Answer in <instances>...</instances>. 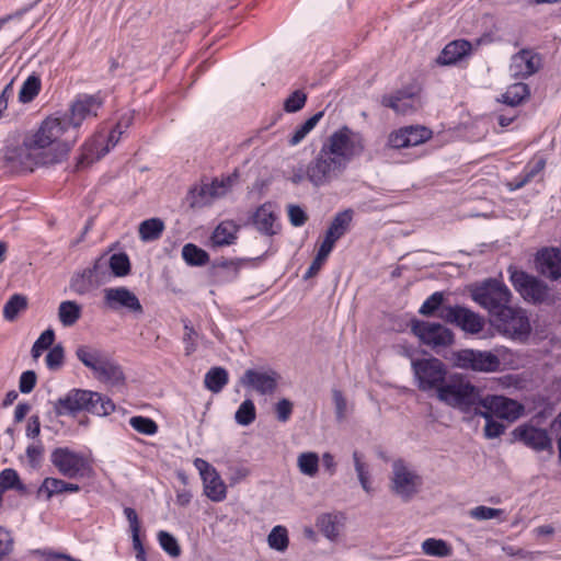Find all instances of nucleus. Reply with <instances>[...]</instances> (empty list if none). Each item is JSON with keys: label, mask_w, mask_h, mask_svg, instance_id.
Here are the masks:
<instances>
[{"label": "nucleus", "mask_w": 561, "mask_h": 561, "mask_svg": "<svg viewBox=\"0 0 561 561\" xmlns=\"http://www.w3.org/2000/svg\"><path fill=\"white\" fill-rule=\"evenodd\" d=\"M507 272L514 289L525 301L539 305L550 300V288L543 280L513 265Z\"/></svg>", "instance_id": "nucleus-7"}, {"label": "nucleus", "mask_w": 561, "mask_h": 561, "mask_svg": "<svg viewBox=\"0 0 561 561\" xmlns=\"http://www.w3.org/2000/svg\"><path fill=\"white\" fill-rule=\"evenodd\" d=\"M422 552L428 557L448 558L453 556V547L449 542L439 538H427L421 543Z\"/></svg>", "instance_id": "nucleus-33"}, {"label": "nucleus", "mask_w": 561, "mask_h": 561, "mask_svg": "<svg viewBox=\"0 0 561 561\" xmlns=\"http://www.w3.org/2000/svg\"><path fill=\"white\" fill-rule=\"evenodd\" d=\"M82 316V307L77 301L65 300L59 304L58 319L62 327L70 328L75 325Z\"/></svg>", "instance_id": "nucleus-30"}, {"label": "nucleus", "mask_w": 561, "mask_h": 561, "mask_svg": "<svg viewBox=\"0 0 561 561\" xmlns=\"http://www.w3.org/2000/svg\"><path fill=\"white\" fill-rule=\"evenodd\" d=\"M477 414L484 417L486 421L484 426V435L486 438H496L504 433L505 426L502 423L494 421L489 412L480 411Z\"/></svg>", "instance_id": "nucleus-59"}, {"label": "nucleus", "mask_w": 561, "mask_h": 561, "mask_svg": "<svg viewBox=\"0 0 561 561\" xmlns=\"http://www.w3.org/2000/svg\"><path fill=\"white\" fill-rule=\"evenodd\" d=\"M124 515L129 524V531L131 535L133 548L136 552L137 561H147L145 547L140 539V520L137 512L133 507H125Z\"/></svg>", "instance_id": "nucleus-28"}, {"label": "nucleus", "mask_w": 561, "mask_h": 561, "mask_svg": "<svg viewBox=\"0 0 561 561\" xmlns=\"http://www.w3.org/2000/svg\"><path fill=\"white\" fill-rule=\"evenodd\" d=\"M268 547L273 550L284 552L289 545L287 528L280 525L275 526L267 536Z\"/></svg>", "instance_id": "nucleus-44"}, {"label": "nucleus", "mask_w": 561, "mask_h": 561, "mask_svg": "<svg viewBox=\"0 0 561 561\" xmlns=\"http://www.w3.org/2000/svg\"><path fill=\"white\" fill-rule=\"evenodd\" d=\"M229 382V374L222 367L210 368L204 377V386L207 390L219 393Z\"/></svg>", "instance_id": "nucleus-34"}, {"label": "nucleus", "mask_w": 561, "mask_h": 561, "mask_svg": "<svg viewBox=\"0 0 561 561\" xmlns=\"http://www.w3.org/2000/svg\"><path fill=\"white\" fill-rule=\"evenodd\" d=\"M546 162L543 159H539L536 162L525 167L523 172L516 176L511 184V190H519L528 184L535 176H537L543 169Z\"/></svg>", "instance_id": "nucleus-40"}, {"label": "nucleus", "mask_w": 561, "mask_h": 561, "mask_svg": "<svg viewBox=\"0 0 561 561\" xmlns=\"http://www.w3.org/2000/svg\"><path fill=\"white\" fill-rule=\"evenodd\" d=\"M26 297L15 294L4 304L3 317L8 321H13L21 311L26 309Z\"/></svg>", "instance_id": "nucleus-48"}, {"label": "nucleus", "mask_w": 561, "mask_h": 561, "mask_svg": "<svg viewBox=\"0 0 561 561\" xmlns=\"http://www.w3.org/2000/svg\"><path fill=\"white\" fill-rule=\"evenodd\" d=\"M27 136L16 146H7L4 150V165L12 172H32L35 168L48 165L34 145L30 144Z\"/></svg>", "instance_id": "nucleus-8"}, {"label": "nucleus", "mask_w": 561, "mask_h": 561, "mask_svg": "<svg viewBox=\"0 0 561 561\" xmlns=\"http://www.w3.org/2000/svg\"><path fill=\"white\" fill-rule=\"evenodd\" d=\"M319 530L328 538L335 539L339 535L335 517L331 514H322L317 518L316 523Z\"/></svg>", "instance_id": "nucleus-53"}, {"label": "nucleus", "mask_w": 561, "mask_h": 561, "mask_svg": "<svg viewBox=\"0 0 561 561\" xmlns=\"http://www.w3.org/2000/svg\"><path fill=\"white\" fill-rule=\"evenodd\" d=\"M381 104L401 115L416 112L421 107V98L412 90H399L391 95H385Z\"/></svg>", "instance_id": "nucleus-24"}, {"label": "nucleus", "mask_w": 561, "mask_h": 561, "mask_svg": "<svg viewBox=\"0 0 561 561\" xmlns=\"http://www.w3.org/2000/svg\"><path fill=\"white\" fill-rule=\"evenodd\" d=\"M438 318L469 334H478L484 328V319L479 313L460 305L443 307Z\"/></svg>", "instance_id": "nucleus-15"}, {"label": "nucleus", "mask_w": 561, "mask_h": 561, "mask_svg": "<svg viewBox=\"0 0 561 561\" xmlns=\"http://www.w3.org/2000/svg\"><path fill=\"white\" fill-rule=\"evenodd\" d=\"M76 356L87 368L91 369L93 374L106 358V355H104L102 351L88 345H80L76 350Z\"/></svg>", "instance_id": "nucleus-31"}, {"label": "nucleus", "mask_w": 561, "mask_h": 561, "mask_svg": "<svg viewBox=\"0 0 561 561\" xmlns=\"http://www.w3.org/2000/svg\"><path fill=\"white\" fill-rule=\"evenodd\" d=\"M44 453V446L41 440L33 443L27 446L26 448V457L28 460V463L35 468L37 467L43 458Z\"/></svg>", "instance_id": "nucleus-64"}, {"label": "nucleus", "mask_w": 561, "mask_h": 561, "mask_svg": "<svg viewBox=\"0 0 561 561\" xmlns=\"http://www.w3.org/2000/svg\"><path fill=\"white\" fill-rule=\"evenodd\" d=\"M239 226L233 220H224L214 229L209 243L211 248L233 244L238 239Z\"/></svg>", "instance_id": "nucleus-26"}, {"label": "nucleus", "mask_w": 561, "mask_h": 561, "mask_svg": "<svg viewBox=\"0 0 561 561\" xmlns=\"http://www.w3.org/2000/svg\"><path fill=\"white\" fill-rule=\"evenodd\" d=\"M98 283L92 277V272L83 270L82 273L72 277L70 288L79 294L84 295L90 291Z\"/></svg>", "instance_id": "nucleus-46"}, {"label": "nucleus", "mask_w": 561, "mask_h": 561, "mask_svg": "<svg viewBox=\"0 0 561 561\" xmlns=\"http://www.w3.org/2000/svg\"><path fill=\"white\" fill-rule=\"evenodd\" d=\"M530 96V89L527 83L517 82L507 87L502 94V102L510 106H517Z\"/></svg>", "instance_id": "nucleus-37"}, {"label": "nucleus", "mask_w": 561, "mask_h": 561, "mask_svg": "<svg viewBox=\"0 0 561 561\" xmlns=\"http://www.w3.org/2000/svg\"><path fill=\"white\" fill-rule=\"evenodd\" d=\"M8 490H16L24 494L26 486L21 482L18 472L14 469L7 468L0 472V495Z\"/></svg>", "instance_id": "nucleus-39"}, {"label": "nucleus", "mask_w": 561, "mask_h": 561, "mask_svg": "<svg viewBox=\"0 0 561 561\" xmlns=\"http://www.w3.org/2000/svg\"><path fill=\"white\" fill-rule=\"evenodd\" d=\"M322 147L344 165H347L353 158L363 153L365 140L360 133L342 126L329 136Z\"/></svg>", "instance_id": "nucleus-4"}, {"label": "nucleus", "mask_w": 561, "mask_h": 561, "mask_svg": "<svg viewBox=\"0 0 561 561\" xmlns=\"http://www.w3.org/2000/svg\"><path fill=\"white\" fill-rule=\"evenodd\" d=\"M50 462L58 472L68 479L88 478L92 473L89 459L69 447H57L50 453Z\"/></svg>", "instance_id": "nucleus-11"}, {"label": "nucleus", "mask_w": 561, "mask_h": 561, "mask_svg": "<svg viewBox=\"0 0 561 561\" xmlns=\"http://www.w3.org/2000/svg\"><path fill=\"white\" fill-rule=\"evenodd\" d=\"M55 341V332L53 329L45 330L34 342L31 353L34 359H37L42 353L51 347Z\"/></svg>", "instance_id": "nucleus-54"}, {"label": "nucleus", "mask_w": 561, "mask_h": 561, "mask_svg": "<svg viewBox=\"0 0 561 561\" xmlns=\"http://www.w3.org/2000/svg\"><path fill=\"white\" fill-rule=\"evenodd\" d=\"M352 456L359 484L369 494L373 492L369 465L365 461L364 455L360 451L354 450Z\"/></svg>", "instance_id": "nucleus-35"}, {"label": "nucleus", "mask_w": 561, "mask_h": 561, "mask_svg": "<svg viewBox=\"0 0 561 561\" xmlns=\"http://www.w3.org/2000/svg\"><path fill=\"white\" fill-rule=\"evenodd\" d=\"M26 136L48 164L65 160L78 140V135L71 133L61 115L46 117L33 134Z\"/></svg>", "instance_id": "nucleus-1"}, {"label": "nucleus", "mask_w": 561, "mask_h": 561, "mask_svg": "<svg viewBox=\"0 0 561 561\" xmlns=\"http://www.w3.org/2000/svg\"><path fill=\"white\" fill-rule=\"evenodd\" d=\"M94 376L100 381L110 383L112 386L123 385L125 381V375L121 365L111 359L108 356H106V358L96 369Z\"/></svg>", "instance_id": "nucleus-29"}, {"label": "nucleus", "mask_w": 561, "mask_h": 561, "mask_svg": "<svg viewBox=\"0 0 561 561\" xmlns=\"http://www.w3.org/2000/svg\"><path fill=\"white\" fill-rule=\"evenodd\" d=\"M41 89L39 77L36 75L28 76L19 91V101L24 104L32 102L38 95Z\"/></svg>", "instance_id": "nucleus-41"}, {"label": "nucleus", "mask_w": 561, "mask_h": 561, "mask_svg": "<svg viewBox=\"0 0 561 561\" xmlns=\"http://www.w3.org/2000/svg\"><path fill=\"white\" fill-rule=\"evenodd\" d=\"M345 168L346 165L343 162L335 159L333 154L321 147L316 159L306 169L307 179L314 186H322L337 178Z\"/></svg>", "instance_id": "nucleus-13"}, {"label": "nucleus", "mask_w": 561, "mask_h": 561, "mask_svg": "<svg viewBox=\"0 0 561 561\" xmlns=\"http://www.w3.org/2000/svg\"><path fill=\"white\" fill-rule=\"evenodd\" d=\"M182 257L191 266H203L209 262L208 253L194 243H186L182 248Z\"/></svg>", "instance_id": "nucleus-38"}, {"label": "nucleus", "mask_w": 561, "mask_h": 561, "mask_svg": "<svg viewBox=\"0 0 561 561\" xmlns=\"http://www.w3.org/2000/svg\"><path fill=\"white\" fill-rule=\"evenodd\" d=\"M434 394L446 405L467 411L477 405L480 390L461 376L451 375L446 377Z\"/></svg>", "instance_id": "nucleus-3"}, {"label": "nucleus", "mask_w": 561, "mask_h": 561, "mask_svg": "<svg viewBox=\"0 0 561 561\" xmlns=\"http://www.w3.org/2000/svg\"><path fill=\"white\" fill-rule=\"evenodd\" d=\"M194 466L203 480L205 495L214 502L224 501L227 494L226 484L216 469L202 458H196Z\"/></svg>", "instance_id": "nucleus-19"}, {"label": "nucleus", "mask_w": 561, "mask_h": 561, "mask_svg": "<svg viewBox=\"0 0 561 561\" xmlns=\"http://www.w3.org/2000/svg\"><path fill=\"white\" fill-rule=\"evenodd\" d=\"M209 188L205 184L194 186L188 191L187 202L191 208H203L209 206L214 201L209 195Z\"/></svg>", "instance_id": "nucleus-42"}, {"label": "nucleus", "mask_w": 561, "mask_h": 561, "mask_svg": "<svg viewBox=\"0 0 561 561\" xmlns=\"http://www.w3.org/2000/svg\"><path fill=\"white\" fill-rule=\"evenodd\" d=\"M404 128L411 147L419 146L432 137V130L424 126H407Z\"/></svg>", "instance_id": "nucleus-57"}, {"label": "nucleus", "mask_w": 561, "mask_h": 561, "mask_svg": "<svg viewBox=\"0 0 561 561\" xmlns=\"http://www.w3.org/2000/svg\"><path fill=\"white\" fill-rule=\"evenodd\" d=\"M104 302L113 310L125 308L135 314H141L144 312L138 297L126 287L105 288Z\"/></svg>", "instance_id": "nucleus-23"}, {"label": "nucleus", "mask_w": 561, "mask_h": 561, "mask_svg": "<svg viewBox=\"0 0 561 561\" xmlns=\"http://www.w3.org/2000/svg\"><path fill=\"white\" fill-rule=\"evenodd\" d=\"M65 362V350L61 344L54 345L45 357L46 366L49 370H58Z\"/></svg>", "instance_id": "nucleus-58"}, {"label": "nucleus", "mask_w": 561, "mask_h": 561, "mask_svg": "<svg viewBox=\"0 0 561 561\" xmlns=\"http://www.w3.org/2000/svg\"><path fill=\"white\" fill-rule=\"evenodd\" d=\"M14 549V539L10 531L0 527V561H4Z\"/></svg>", "instance_id": "nucleus-61"}, {"label": "nucleus", "mask_w": 561, "mask_h": 561, "mask_svg": "<svg viewBox=\"0 0 561 561\" xmlns=\"http://www.w3.org/2000/svg\"><path fill=\"white\" fill-rule=\"evenodd\" d=\"M411 367L417 388L426 393H435L448 376L446 365L436 357L413 359Z\"/></svg>", "instance_id": "nucleus-10"}, {"label": "nucleus", "mask_w": 561, "mask_h": 561, "mask_svg": "<svg viewBox=\"0 0 561 561\" xmlns=\"http://www.w3.org/2000/svg\"><path fill=\"white\" fill-rule=\"evenodd\" d=\"M542 65L541 56L533 49H520L513 55L510 71L516 79H526L539 71Z\"/></svg>", "instance_id": "nucleus-22"}, {"label": "nucleus", "mask_w": 561, "mask_h": 561, "mask_svg": "<svg viewBox=\"0 0 561 561\" xmlns=\"http://www.w3.org/2000/svg\"><path fill=\"white\" fill-rule=\"evenodd\" d=\"M129 424L138 433L149 436L157 434L159 428L152 419L140 415L130 417Z\"/></svg>", "instance_id": "nucleus-55"}, {"label": "nucleus", "mask_w": 561, "mask_h": 561, "mask_svg": "<svg viewBox=\"0 0 561 561\" xmlns=\"http://www.w3.org/2000/svg\"><path fill=\"white\" fill-rule=\"evenodd\" d=\"M411 330L423 345L428 346L436 353L451 346L455 342L454 332L438 322L414 320Z\"/></svg>", "instance_id": "nucleus-12"}, {"label": "nucleus", "mask_w": 561, "mask_h": 561, "mask_svg": "<svg viewBox=\"0 0 561 561\" xmlns=\"http://www.w3.org/2000/svg\"><path fill=\"white\" fill-rule=\"evenodd\" d=\"M233 176H226L221 179H214L210 183H206L205 185L209 188V195L213 201L225 196L234 183Z\"/></svg>", "instance_id": "nucleus-51"}, {"label": "nucleus", "mask_w": 561, "mask_h": 561, "mask_svg": "<svg viewBox=\"0 0 561 561\" xmlns=\"http://www.w3.org/2000/svg\"><path fill=\"white\" fill-rule=\"evenodd\" d=\"M352 219L353 210L351 209L337 213L331 221L325 234L337 241L348 231Z\"/></svg>", "instance_id": "nucleus-32"}, {"label": "nucleus", "mask_w": 561, "mask_h": 561, "mask_svg": "<svg viewBox=\"0 0 561 561\" xmlns=\"http://www.w3.org/2000/svg\"><path fill=\"white\" fill-rule=\"evenodd\" d=\"M323 112H318L314 115H312L310 118H308L305 123L297 126L294 130L291 137L289 138L288 142L290 146H296L300 144L305 137L316 127V125L320 122V119L323 117Z\"/></svg>", "instance_id": "nucleus-43"}, {"label": "nucleus", "mask_w": 561, "mask_h": 561, "mask_svg": "<svg viewBox=\"0 0 561 561\" xmlns=\"http://www.w3.org/2000/svg\"><path fill=\"white\" fill-rule=\"evenodd\" d=\"M471 296L479 306L488 310L492 318L510 305L512 293L502 280L488 278L474 287Z\"/></svg>", "instance_id": "nucleus-6"}, {"label": "nucleus", "mask_w": 561, "mask_h": 561, "mask_svg": "<svg viewBox=\"0 0 561 561\" xmlns=\"http://www.w3.org/2000/svg\"><path fill=\"white\" fill-rule=\"evenodd\" d=\"M444 293L443 291H435L431 296L426 298V300L422 304V306L419 309V313L424 317H432L435 314H439L443 307H446L444 305Z\"/></svg>", "instance_id": "nucleus-45"}, {"label": "nucleus", "mask_w": 561, "mask_h": 561, "mask_svg": "<svg viewBox=\"0 0 561 561\" xmlns=\"http://www.w3.org/2000/svg\"><path fill=\"white\" fill-rule=\"evenodd\" d=\"M537 272L550 280L561 278V249L554 247L542 248L535 255Z\"/></svg>", "instance_id": "nucleus-21"}, {"label": "nucleus", "mask_w": 561, "mask_h": 561, "mask_svg": "<svg viewBox=\"0 0 561 561\" xmlns=\"http://www.w3.org/2000/svg\"><path fill=\"white\" fill-rule=\"evenodd\" d=\"M256 419V409L251 399H245L234 413L236 422L241 426L252 424Z\"/></svg>", "instance_id": "nucleus-47"}, {"label": "nucleus", "mask_w": 561, "mask_h": 561, "mask_svg": "<svg viewBox=\"0 0 561 561\" xmlns=\"http://www.w3.org/2000/svg\"><path fill=\"white\" fill-rule=\"evenodd\" d=\"M491 319L492 324L497 331L510 337L527 335L530 331L529 320L525 312L511 305L494 314Z\"/></svg>", "instance_id": "nucleus-14"}, {"label": "nucleus", "mask_w": 561, "mask_h": 561, "mask_svg": "<svg viewBox=\"0 0 561 561\" xmlns=\"http://www.w3.org/2000/svg\"><path fill=\"white\" fill-rule=\"evenodd\" d=\"M164 228V222L160 218L146 219L138 227L139 238L144 242L156 241L160 239Z\"/></svg>", "instance_id": "nucleus-36"}, {"label": "nucleus", "mask_w": 561, "mask_h": 561, "mask_svg": "<svg viewBox=\"0 0 561 561\" xmlns=\"http://www.w3.org/2000/svg\"><path fill=\"white\" fill-rule=\"evenodd\" d=\"M108 267L115 276H125L130 271L129 257L126 253H114L107 257Z\"/></svg>", "instance_id": "nucleus-50"}, {"label": "nucleus", "mask_w": 561, "mask_h": 561, "mask_svg": "<svg viewBox=\"0 0 561 561\" xmlns=\"http://www.w3.org/2000/svg\"><path fill=\"white\" fill-rule=\"evenodd\" d=\"M455 366L460 369L493 373L501 366L500 358L489 351L460 350L454 356Z\"/></svg>", "instance_id": "nucleus-16"}, {"label": "nucleus", "mask_w": 561, "mask_h": 561, "mask_svg": "<svg viewBox=\"0 0 561 561\" xmlns=\"http://www.w3.org/2000/svg\"><path fill=\"white\" fill-rule=\"evenodd\" d=\"M300 472L308 477H314L319 470V456L316 453H302L297 460Z\"/></svg>", "instance_id": "nucleus-49"}, {"label": "nucleus", "mask_w": 561, "mask_h": 561, "mask_svg": "<svg viewBox=\"0 0 561 561\" xmlns=\"http://www.w3.org/2000/svg\"><path fill=\"white\" fill-rule=\"evenodd\" d=\"M104 98L101 92L94 94L79 93L69 105V113L61 114L65 122L79 136V128L84 122H89L99 116L103 108Z\"/></svg>", "instance_id": "nucleus-5"}, {"label": "nucleus", "mask_w": 561, "mask_h": 561, "mask_svg": "<svg viewBox=\"0 0 561 561\" xmlns=\"http://www.w3.org/2000/svg\"><path fill=\"white\" fill-rule=\"evenodd\" d=\"M477 405L482 407L485 410L484 412H489L492 416L495 415L510 422L516 421L524 413L523 404L504 396L489 394L481 397L479 394Z\"/></svg>", "instance_id": "nucleus-17"}, {"label": "nucleus", "mask_w": 561, "mask_h": 561, "mask_svg": "<svg viewBox=\"0 0 561 561\" xmlns=\"http://www.w3.org/2000/svg\"><path fill=\"white\" fill-rule=\"evenodd\" d=\"M472 45L466 39H456L448 43L439 56L437 64L443 66L454 65L470 54Z\"/></svg>", "instance_id": "nucleus-27"}, {"label": "nucleus", "mask_w": 561, "mask_h": 561, "mask_svg": "<svg viewBox=\"0 0 561 561\" xmlns=\"http://www.w3.org/2000/svg\"><path fill=\"white\" fill-rule=\"evenodd\" d=\"M408 135L404 127L392 131L388 137V146L393 149L408 148L410 141H408Z\"/></svg>", "instance_id": "nucleus-63"}, {"label": "nucleus", "mask_w": 561, "mask_h": 561, "mask_svg": "<svg viewBox=\"0 0 561 561\" xmlns=\"http://www.w3.org/2000/svg\"><path fill=\"white\" fill-rule=\"evenodd\" d=\"M503 513L502 510L488 506H477L469 512L470 517L478 520H485L499 517Z\"/></svg>", "instance_id": "nucleus-62"}, {"label": "nucleus", "mask_w": 561, "mask_h": 561, "mask_svg": "<svg viewBox=\"0 0 561 561\" xmlns=\"http://www.w3.org/2000/svg\"><path fill=\"white\" fill-rule=\"evenodd\" d=\"M422 485V477L404 460L397 459L392 462L389 488L396 496L409 502L420 492Z\"/></svg>", "instance_id": "nucleus-9"}, {"label": "nucleus", "mask_w": 561, "mask_h": 561, "mask_svg": "<svg viewBox=\"0 0 561 561\" xmlns=\"http://www.w3.org/2000/svg\"><path fill=\"white\" fill-rule=\"evenodd\" d=\"M64 493V480L57 478H45L37 490V497L45 496L50 500L56 494Z\"/></svg>", "instance_id": "nucleus-52"}, {"label": "nucleus", "mask_w": 561, "mask_h": 561, "mask_svg": "<svg viewBox=\"0 0 561 561\" xmlns=\"http://www.w3.org/2000/svg\"><path fill=\"white\" fill-rule=\"evenodd\" d=\"M82 411L105 416L115 411V404L108 397L99 392L76 388L54 402V412L57 416H76Z\"/></svg>", "instance_id": "nucleus-2"}, {"label": "nucleus", "mask_w": 561, "mask_h": 561, "mask_svg": "<svg viewBox=\"0 0 561 561\" xmlns=\"http://www.w3.org/2000/svg\"><path fill=\"white\" fill-rule=\"evenodd\" d=\"M159 545L171 557L178 558L181 554V548L174 536L165 530H160L157 535Z\"/></svg>", "instance_id": "nucleus-56"}, {"label": "nucleus", "mask_w": 561, "mask_h": 561, "mask_svg": "<svg viewBox=\"0 0 561 561\" xmlns=\"http://www.w3.org/2000/svg\"><path fill=\"white\" fill-rule=\"evenodd\" d=\"M280 376L274 369H247L240 378V383L254 390L261 396L273 394L277 389Z\"/></svg>", "instance_id": "nucleus-18"}, {"label": "nucleus", "mask_w": 561, "mask_h": 561, "mask_svg": "<svg viewBox=\"0 0 561 561\" xmlns=\"http://www.w3.org/2000/svg\"><path fill=\"white\" fill-rule=\"evenodd\" d=\"M253 226L264 236H274L279 231L277 215L274 205L270 202L262 204L256 208L251 217Z\"/></svg>", "instance_id": "nucleus-25"}, {"label": "nucleus", "mask_w": 561, "mask_h": 561, "mask_svg": "<svg viewBox=\"0 0 561 561\" xmlns=\"http://www.w3.org/2000/svg\"><path fill=\"white\" fill-rule=\"evenodd\" d=\"M307 101V95L300 90L294 91L284 102V110L287 113H295L300 111Z\"/></svg>", "instance_id": "nucleus-60"}, {"label": "nucleus", "mask_w": 561, "mask_h": 561, "mask_svg": "<svg viewBox=\"0 0 561 561\" xmlns=\"http://www.w3.org/2000/svg\"><path fill=\"white\" fill-rule=\"evenodd\" d=\"M513 436L516 440L535 451H552V442L545 428H539L531 424H522L513 431Z\"/></svg>", "instance_id": "nucleus-20"}]
</instances>
